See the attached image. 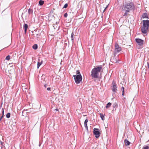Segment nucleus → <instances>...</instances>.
Returning <instances> with one entry per match:
<instances>
[{"mask_svg": "<svg viewBox=\"0 0 149 149\" xmlns=\"http://www.w3.org/2000/svg\"><path fill=\"white\" fill-rule=\"evenodd\" d=\"M122 95L123 96H124V92H122Z\"/></svg>", "mask_w": 149, "mask_h": 149, "instance_id": "obj_34", "label": "nucleus"}, {"mask_svg": "<svg viewBox=\"0 0 149 149\" xmlns=\"http://www.w3.org/2000/svg\"><path fill=\"white\" fill-rule=\"evenodd\" d=\"M74 77L75 81L77 84H78L81 81L82 76L79 70H77L76 75H73Z\"/></svg>", "mask_w": 149, "mask_h": 149, "instance_id": "obj_3", "label": "nucleus"}, {"mask_svg": "<svg viewBox=\"0 0 149 149\" xmlns=\"http://www.w3.org/2000/svg\"><path fill=\"white\" fill-rule=\"evenodd\" d=\"M71 39L72 42L73 41L74 39H73V33H72L71 36Z\"/></svg>", "mask_w": 149, "mask_h": 149, "instance_id": "obj_24", "label": "nucleus"}, {"mask_svg": "<svg viewBox=\"0 0 149 149\" xmlns=\"http://www.w3.org/2000/svg\"><path fill=\"white\" fill-rule=\"evenodd\" d=\"M102 69V67L101 66H97L96 68H94L91 72L92 77L94 78H97Z\"/></svg>", "mask_w": 149, "mask_h": 149, "instance_id": "obj_1", "label": "nucleus"}, {"mask_svg": "<svg viewBox=\"0 0 149 149\" xmlns=\"http://www.w3.org/2000/svg\"><path fill=\"white\" fill-rule=\"evenodd\" d=\"M100 116L102 119L103 120H104V116L102 113L100 114Z\"/></svg>", "mask_w": 149, "mask_h": 149, "instance_id": "obj_14", "label": "nucleus"}, {"mask_svg": "<svg viewBox=\"0 0 149 149\" xmlns=\"http://www.w3.org/2000/svg\"><path fill=\"white\" fill-rule=\"evenodd\" d=\"M28 26L27 24H24V31L25 33L27 29L28 28Z\"/></svg>", "mask_w": 149, "mask_h": 149, "instance_id": "obj_12", "label": "nucleus"}, {"mask_svg": "<svg viewBox=\"0 0 149 149\" xmlns=\"http://www.w3.org/2000/svg\"><path fill=\"white\" fill-rule=\"evenodd\" d=\"M28 15V13L27 11H25L22 13V16L23 18H25Z\"/></svg>", "mask_w": 149, "mask_h": 149, "instance_id": "obj_9", "label": "nucleus"}, {"mask_svg": "<svg viewBox=\"0 0 149 149\" xmlns=\"http://www.w3.org/2000/svg\"><path fill=\"white\" fill-rule=\"evenodd\" d=\"M2 113H3V116L1 117V118H0V120H1V119L2 118V117H3V114H4V109H3V108L2 109Z\"/></svg>", "mask_w": 149, "mask_h": 149, "instance_id": "obj_25", "label": "nucleus"}, {"mask_svg": "<svg viewBox=\"0 0 149 149\" xmlns=\"http://www.w3.org/2000/svg\"><path fill=\"white\" fill-rule=\"evenodd\" d=\"M148 67L149 68V63L148 64Z\"/></svg>", "mask_w": 149, "mask_h": 149, "instance_id": "obj_36", "label": "nucleus"}, {"mask_svg": "<svg viewBox=\"0 0 149 149\" xmlns=\"http://www.w3.org/2000/svg\"><path fill=\"white\" fill-rule=\"evenodd\" d=\"M84 125L85 127L86 128V130H88V126H87V123H84Z\"/></svg>", "mask_w": 149, "mask_h": 149, "instance_id": "obj_22", "label": "nucleus"}, {"mask_svg": "<svg viewBox=\"0 0 149 149\" xmlns=\"http://www.w3.org/2000/svg\"><path fill=\"white\" fill-rule=\"evenodd\" d=\"M134 8V4L132 2L128 3L125 5L124 10L126 11H129Z\"/></svg>", "mask_w": 149, "mask_h": 149, "instance_id": "obj_4", "label": "nucleus"}, {"mask_svg": "<svg viewBox=\"0 0 149 149\" xmlns=\"http://www.w3.org/2000/svg\"><path fill=\"white\" fill-rule=\"evenodd\" d=\"M124 143L125 146L129 145L130 143L127 139H125L124 141Z\"/></svg>", "mask_w": 149, "mask_h": 149, "instance_id": "obj_10", "label": "nucleus"}, {"mask_svg": "<svg viewBox=\"0 0 149 149\" xmlns=\"http://www.w3.org/2000/svg\"><path fill=\"white\" fill-rule=\"evenodd\" d=\"M107 7H108V5L107 6H106V7L105 8H104V10L103 12H104L105 10L107 8Z\"/></svg>", "mask_w": 149, "mask_h": 149, "instance_id": "obj_32", "label": "nucleus"}, {"mask_svg": "<svg viewBox=\"0 0 149 149\" xmlns=\"http://www.w3.org/2000/svg\"><path fill=\"white\" fill-rule=\"evenodd\" d=\"M27 113V111L26 110H24L23 111L22 113V115L24 116H26V114Z\"/></svg>", "mask_w": 149, "mask_h": 149, "instance_id": "obj_15", "label": "nucleus"}, {"mask_svg": "<svg viewBox=\"0 0 149 149\" xmlns=\"http://www.w3.org/2000/svg\"><path fill=\"white\" fill-rule=\"evenodd\" d=\"M44 3V1H43L40 0L39 1V3L40 6L42 5Z\"/></svg>", "mask_w": 149, "mask_h": 149, "instance_id": "obj_16", "label": "nucleus"}, {"mask_svg": "<svg viewBox=\"0 0 149 149\" xmlns=\"http://www.w3.org/2000/svg\"><path fill=\"white\" fill-rule=\"evenodd\" d=\"M38 47V46L36 44H34L33 46V48L34 49H36Z\"/></svg>", "mask_w": 149, "mask_h": 149, "instance_id": "obj_17", "label": "nucleus"}, {"mask_svg": "<svg viewBox=\"0 0 149 149\" xmlns=\"http://www.w3.org/2000/svg\"><path fill=\"white\" fill-rule=\"evenodd\" d=\"M149 149V147L148 146H144L142 149Z\"/></svg>", "mask_w": 149, "mask_h": 149, "instance_id": "obj_19", "label": "nucleus"}, {"mask_svg": "<svg viewBox=\"0 0 149 149\" xmlns=\"http://www.w3.org/2000/svg\"><path fill=\"white\" fill-rule=\"evenodd\" d=\"M88 119H87H87H86L85 120V121H84V123H87V122H88Z\"/></svg>", "mask_w": 149, "mask_h": 149, "instance_id": "obj_29", "label": "nucleus"}, {"mask_svg": "<svg viewBox=\"0 0 149 149\" xmlns=\"http://www.w3.org/2000/svg\"><path fill=\"white\" fill-rule=\"evenodd\" d=\"M68 16V14H67V13H65L64 14V16L65 17H67V16Z\"/></svg>", "mask_w": 149, "mask_h": 149, "instance_id": "obj_30", "label": "nucleus"}, {"mask_svg": "<svg viewBox=\"0 0 149 149\" xmlns=\"http://www.w3.org/2000/svg\"><path fill=\"white\" fill-rule=\"evenodd\" d=\"M46 86H47V85H44V86L46 88Z\"/></svg>", "mask_w": 149, "mask_h": 149, "instance_id": "obj_37", "label": "nucleus"}, {"mask_svg": "<svg viewBox=\"0 0 149 149\" xmlns=\"http://www.w3.org/2000/svg\"><path fill=\"white\" fill-rule=\"evenodd\" d=\"M121 47L119 46L117 43L115 45V49L114 52V55L115 56L116 54L120 52L121 50Z\"/></svg>", "mask_w": 149, "mask_h": 149, "instance_id": "obj_5", "label": "nucleus"}, {"mask_svg": "<svg viewBox=\"0 0 149 149\" xmlns=\"http://www.w3.org/2000/svg\"><path fill=\"white\" fill-rule=\"evenodd\" d=\"M39 35H38V34H36V37L37 38H38L39 36Z\"/></svg>", "mask_w": 149, "mask_h": 149, "instance_id": "obj_33", "label": "nucleus"}, {"mask_svg": "<svg viewBox=\"0 0 149 149\" xmlns=\"http://www.w3.org/2000/svg\"><path fill=\"white\" fill-rule=\"evenodd\" d=\"M68 4L67 3H66L65 4V5H64L63 8H66L68 7Z\"/></svg>", "mask_w": 149, "mask_h": 149, "instance_id": "obj_26", "label": "nucleus"}, {"mask_svg": "<svg viewBox=\"0 0 149 149\" xmlns=\"http://www.w3.org/2000/svg\"><path fill=\"white\" fill-rule=\"evenodd\" d=\"M129 11H125V13H124V14L123 15V16H125L127 15V13H128V12H129Z\"/></svg>", "mask_w": 149, "mask_h": 149, "instance_id": "obj_27", "label": "nucleus"}, {"mask_svg": "<svg viewBox=\"0 0 149 149\" xmlns=\"http://www.w3.org/2000/svg\"><path fill=\"white\" fill-rule=\"evenodd\" d=\"M47 91H50L51 90V88H49V87H48V88H47Z\"/></svg>", "mask_w": 149, "mask_h": 149, "instance_id": "obj_31", "label": "nucleus"}, {"mask_svg": "<svg viewBox=\"0 0 149 149\" xmlns=\"http://www.w3.org/2000/svg\"><path fill=\"white\" fill-rule=\"evenodd\" d=\"M10 113H8L6 115V117L7 118H9L10 117Z\"/></svg>", "mask_w": 149, "mask_h": 149, "instance_id": "obj_21", "label": "nucleus"}, {"mask_svg": "<svg viewBox=\"0 0 149 149\" xmlns=\"http://www.w3.org/2000/svg\"><path fill=\"white\" fill-rule=\"evenodd\" d=\"M111 105V103L110 102L108 103L106 105V108H108L110 107Z\"/></svg>", "mask_w": 149, "mask_h": 149, "instance_id": "obj_13", "label": "nucleus"}, {"mask_svg": "<svg viewBox=\"0 0 149 149\" xmlns=\"http://www.w3.org/2000/svg\"><path fill=\"white\" fill-rule=\"evenodd\" d=\"M93 133L96 138H98L100 136V133L98 129L94 128L93 130Z\"/></svg>", "mask_w": 149, "mask_h": 149, "instance_id": "obj_6", "label": "nucleus"}, {"mask_svg": "<svg viewBox=\"0 0 149 149\" xmlns=\"http://www.w3.org/2000/svg\"><path fill=\"white\" fill-rule=\"evenodd\" d=\"M121 90L122 91V92H124V88L122 86L121 88Z\"/></svg>", "mask_w": 149, "mask_h": 149, "instance_id": "obj_28", "label": "nucleus"}, {"mask_svg": "<svg viewBox=\"0 0 149 149\" xmlns=\"http://www.w3.org/2000/svg\"><path fill=\"white\" fill-rule=\"evenodd\" d=\"M113 85L112 87V90L113 92H115L117 90L116 89V84L115 83L113 82Z\"/></svg>", "mask_w": 149, "mask_h": 149, "instance_id": "obj_8", "label": "nucleus"}, {"mask_svg": "<svg viewBox=\"0 0 149 149\" xmlns=\"http://www.w3.org/2000/svg\"><path fill=\"white\" fill-rule=\"evenodd\" d=\"M55 110H56V111H58V109H55Z\"/></svg>", "mask_w": 149, "mask_h": 149, "instance_id": "obj_35", "label": "nucleus"}, {"mask_svg": "<svg viewBox=\"0 0 149 149\" xmlns=\"http://www.w3.org/2000/svg\"><path fill=\"white\" fill-rule=\"evenodd\" d=\"M10 59V56L9 55H8L6 58V59L7 60H9Z\"/></svg>", "mask_w": 149, "mask_h": 149, "instance_id": "obj_20", "label": "nucleus"}, {"mask_svg": "<svg viewBox=\"0 0 149 149\" xmlns=\"http://www.w3.org/2000/svg\"><path fill=\"white\" fill-rule=\"evenodd\" d=\"M143 26L141 29L142 33H146L147 31L149 26V21L148 20H143Z\"/></svg>", "mask_w": 149, "mask_h": 149, "instance_id": "obj_2", "label": "nucleus"}, {"mask_svg": "<svg viewBox=\"0 0 149 149\" xmlns=\"http://www.w3.org/2000/svg\"><path fill=\"white\" fill-rule=\"evenodd\" d=\"M28 12L29 14L31 13H32V10L31 9H29L28 10Z\"/></svg>", "mask_w": 149, "mask_h": 149, "instance_id": "obj_23", "label": "nucleus"}, {"mask_svg": "<svg viewBox=\"0 0 149 149\" xmlns=\"http://www.w3.org/2000/svg\"><path fill=\"white\" fill-rule=\"evenodd\" d=\"M142 17L143 18H148V15L147 13H144L142 15Z\"/></svg>", "mask_w": 149, "mask_h": 149, "instance_id": "obj_11", "label": "nucleus"}, {"mask_svg": "<svg viewBox=\"0 0 149 149\" xmlns=\"http://www.w3.org/2000/svg\"><path fill=\"white\" fill-rule=\"evenodd\" d=\"M42 61L40 62H38V65H37V67H38V68H39L40 66L42 64Z\"/></svg>", "mask_w": 149, "mask_h": 149, "instance_id": "obj_18", "label": "nucleus"}, {"mask_svg": "<svg viewBox=\"0 0 149 149\" xmlns=\"http://www.w3.org/2000/svg\"><path fill=\"white\" fill-rule=\"evenodd\" d=\"M136 42L139 45H142L143 44V40L139 38H136Z\"/></svg>", "mask_w": 149, "mask_h": 149, "instance_id": "obj_7", "label": "nucleus"}]
</instances>
